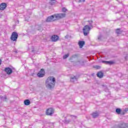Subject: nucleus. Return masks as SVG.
<instances>
[{"label": "nucleus", "mask_w": 128, "mask_h": 128, "mask_svg": "<svg viewBox=\"0 0 128 128\" xmlns=\"http://www.w3.org/2000/svg\"><path fill=\"white\" fill-rule=\"evenodd\" d=\"M122 32V31L120 30V28H117L116 30V34H120Z\"/></svg>", "instance_id": "obj_21"}, {"label": "nucleus", "mask_w": 128, "mask_h": 128, "mask_svg": "<svg viewBox=\"0 0 128 128\" xmlns=\"http://www.w3.org/2000/svg\"><path fill=\"white\" fill-rule=\"evenodd\" d=\"M15 52L16 54L18 53V51H16Z\"/></svg>", "instance_id": "obj_44"}, {"label": "nucleus", "mask_w": 128, "mask_h": 128, "mask_svg": "<svg viewBox=\"0 0 128 128\" xmlns=\"http://www.w3.org/2000/svg\"><path fill=\"white\" fill-rule=\"evenodd\" d=\"M62 12H64V8H62Z\"/></svg>", "instance_id": "obj_34"}, {"label": "nucleus", "mask_w": 128, "mask_h": 128, "mask_svg": "<svg viewBox=\"0 0 128 128\" xmlns=\"http://www.w3.org/2000/svg\"><path fill=\"white\" fill-rule=\"evenodd\" d=\"M4 72H6L7 74H11L12 73V70L10 68H4Z\"/></svg>", "instance_id": "obj_11"}, {"label": "nucleus", "mask_w": 128, "mask_h": 128, "mask_svg": "<svg viewBox=\"0 0 128 128\" xmlns=\"http://www.w3.org/2000/svg\"><path fill=\"white\" fill-rule=\"evenodd\" d=\"M54 20H56L54 14L48 17L46 20V22H54Z\"/></svg>", "instance_id": "obj_8"}, {"label": "nucleus", "mask_w": 128, "mask_h": 128, "mask_svg": "<svg viewBox=\"0 0 128 128\" xmlns=\"http://www.w3.org/2000/svg\"><path fill=\"white\" fill-rule=\"evenodd\" d=\"M100 38H102V36H98V40H100Z\"/></svg>", "instance_id": "obj_33"}, {"label": "nucleus", "mask_w": 128, "mask_h": 128, "mask_svg": "<svg viewBox=\"0 0 128 128\" xmlns=\"http://www.w3.org/2000/svg\"><path fill=\"white\" fill-rule=\"evenodd\" d=\"M92 30V28L88 26V25H86L84 26L82 29L83 33L84 36H86L90 33V31Z\"/></svg>", "instance_id": "obj_2"}, {"label": "nucleus", "mask_w": 128, "mask_h": 128, "mask_svg": "<svg viewBox=\"0 0 128 128\" xmlns=\"http://www.w3.org/2000/svg\"><path fill=\"white\" fill-rule=\"evenodd\" d=\"M96 76L98 78H102L104 76V72H102V71H100L97 73Z\"/></svg>", "instance_id": "obj_16"}, {"label": "nucleus", "mask_w": 128, "mask_h": 128, "mask_svg": "<svg viewBox=\"0 0 128 128\" xmlns=\"http://www.w3.org/2000/svg\"><path fill=\"white\" fill-rule=\"evenodd\" d=\"M54 114V109L52 108H48L46 110V116H52V114Z\"/></svg>", "instance_id": "obj_3"}, {"label": "nucleus", "mask_w": 128, "mask_h": 128, "mask_svg": "<svg viewBox=\"0 0 128 128\" xmlns=\"http://www.w3.org/2000/svg\"><path fill=\"white\" fill-rule=\"evenodd\" d=\"M66 11H68V9L64 8V12L66 13Z\"/></svg>", "instance_id": "obj_36"}, {"label": "nucleus", "mask_w": 128, "mask_h": 128, "mask_svg": "<svg viewBox=\"0 0 128 128\" xmlns=\"http://www.w3.org/2000/svg\"><path fill=\"white\" fill-rule=\"evenodd\" d=\"M24 104L25 106H30V101L28 100H24Z\"/></svg>", "instance_id": "obj_18"}, {"label": "nucleus", "mask_w": 128, "mask_h": 128, "mask_svg": "<svg viewBox=\"0 0 128 128\" xmlns=\"http://www.w3.org/2000/svg\"><path fill=\"white\" fill-rule=\"evenodd\" d=\"M54 16L55 18V20H60L63 18H64V14L60 13V14H54Z\"/></svg>", "instance_id": "obj_4"}, {"label": "nucleus", "mask_w": 128, "mask_h": 128, "mask_svg": "<svg viewBox=\"0 0 128 128\" xmlns=\"http://www.w3.org/2000/svg\"><path fill=\"white\" fill-rule=\"evenodd\" d=\"M80 2H86V0H80Z\"/></svg>", "instance_id": "obj_35"}, {"label": "nucleus", "mask_w": 128, "mask_h": 128, "mask_svg": "<svg viewBox=\"0 0 128 128\" xmlns=\"http://www.w3.org/2000/svg\"><path fill=\"white\" fill-rule=\"evenodd\" d=\"M51 40L52 42H56L58 40V35H54L52 36Z\"/></svg>", "instance_id": "obj_15"}, {"label": "nucleus", "mask_w": 128, "mask_h": 128, "mask_svg": "<svg viewBox=\"0 0 128 128\" xmlns=\"http://www.w3.org/2000/svg\"><path fill=\"white\" fill-rule=\"evenodd\" d=\"M84 61L80 60L74 62L73 64L74 66H84Z\"/></svg>", "instance_id": "obj_13"}, {"label": "nucleus", "mask_w": 128, "mask_h": 128, "mask_svg": "<svg viewBox=\"0 0 128 128\" xmlns=\"http://www.w3.org/2000/svg\"><path fill=\"white\" fill-rule=\"evenodd\" d=\"M37 76L39 78H42L44 76V70L41 69L40 72L37 74Z\"/></svg>", "instance_id": "obj_10"}, {"label": "nucleus", "mask_w": 128, "mask_h": 128, "mask_svg": "<svg viewBox=\"0 0 128 128\" xmlns=\"http://www.w3.org/2000/svg\"><path fill=\"white\" fill-rule=\"evenodd\" d=\"M78 76H73L70 78V81L73 84H76L78 82Z\"/></svg>", "instance_id": "obj_9"}, {"label": "nucleus", "mask_w": 128, "mask_h": 128, "mask_svg": "<svg viewBox=\"0 0 128 128\" xmlns=\"http://www.w3.org/2000/svg\"><path fill=\"white\" fill-rule=\"evenodd\" d=\"M126 112H127V111H126V109H125V110H124V112H125V114H126Z\"/></svg>", "instance_id": "obj_37"}, {"label": "nucleus", "mask_w": 128, "mask_h": 128, "mask_svg": "<svg viewBox=\"0 0 128 128\" xmlns=\"http://www.w3.org/2000/svg\"><path fill=\"white\" fill-rule=\"evenodd\" d=\"M70 122H72V120H70V119H67L65 117L64 124H70Z\"/></svg>", "instance_id": "obj_23"}, {"label": "nucleus", "mask_w": 128, "mask_h": 128, "mask_svg": "<svg viewBox=\"0 0 128 128\" xmlns=\"http://www.w3.org/2000/svg\"><path fill=\"white\" fill-rule=\"evenodd\" d=\"M95 68H96V70H100V66H96Z\"/></svg>", "instance_id": "obj_30"}, {"label": "nucleus", "mask_w": 128, "mask_h": 128, "mask_svg": "<svg viewBox=\"0 0 128 128\" xmlns=\"http://www.w3.org/2000/svg\"><path fill=\"white\" fill-rule=\"evenodd\" d=\"M32 52H34V50H32Z\"/></svg>", "instance_id": "obj_47"}, {"label": "nucleus", "mask_w": 128, "mask_h": 128, "mask_svg": "<svg viewBox=\"0 0 128 128\" xmlns=\"http://www.w3.org/2000/svg\"><path fill=\"white\" fill-rule=\"evenodd\" d=\"M68 56H70V53H68L64 55V58H68Z\"/></svg>", "instance_id": "obj_27"}, {"label": "nucleus", "mask_w": 128, "mask_h": 128, "mask_svg": "<svg viewBox=\"0 0 128 128\" xmlns=\"http://www.w3.org/2000/svg\"><path fill=\"white\" fill-rule=\"evenodd\" d=\"M92 76H94V74H92Z\"/></svg>", "instance_id": "obj_39"}, {"label": "nucleus", "mask_w": 128, "mask_h": 128, "mask_svg": "<svg viewBox=\"0 0 128 128\" xmlns=\"http://www.w3.org/2000/svg\"><path fill=\"white\" fill-rule=\"evenodd\" d=\"M102 88H108V86H106V85H104V84H102Z\"/></svg>", "instance_id": "obj_29"}, {"label": "nucleus", "mask_w": 128, "mask_h": 128, "mask_svg": "<svg viewBox=\"0 0 128 128\" xmlns=\"http://www.w3.org/2000/svg\"><path fill=\"white\" fill-rule=\"evenodd\" d=\"M124 58H125V60H128V56H126L124 57Z\"/></svg>", "instance_id": "obj_32"}, {"label": "nucleus", "mask_w": 128, "mask_h": 128, "mask_svg": "<svg viewBox=\"0 0 128 128\" xmlns=\"http://www.w3.org/2000/svg\"><path fill=\"white\" fill-rule=\"evenodd\" d=\"M78 54H75L69 58V60H70L71 62H74V61L78 58Z\"/></svg>", "instance_id": "obj_7"}, {"label": "nucleus", "mask_w": 128, "mask_h": 128, "mask_svg": "<svg viewBox=\"0 0 128 128\" xmlns=\"http://www.w3.org/2000/svg\"><path fill=\"white\" fill-rule=\"evenodd\" d=\"M116 62L114 61H108V64L112 66V64H114Z\"/></svg>", "instance_id": "obj_25"}, {"label": "nucleus", "mask_w": 128, "mask_h": 128, "mask_svg": "<svg viewBox=\"0 0 128 128\" xmlns=\"http://www.w3.org/2000/svg\"><path fill=\"white\" fill-rule=\"evenodd\" d=\"M2 15L0 14V18H2Z\"/></svg>", "instance_id": "obj_40"}, {"label": "nucleus", "mask_w": 128, "mask_h": 128, "mask_svg": "<svg viewBox=\"0 0 128 128\" xmlns=\"http://www.w3.org/2000/svg\"><path fill=\"white\" fill-rule=\"evenodd\" d=\"M118 128H128V124L121 122L118 124Z\"/></svg>", "instance_id": "obj_6"}, {"label": "nucleus", "mask_w": 128, "mask_h": 128, "mask_svg": "<svg viewBox=\"0 0 128 128\" xmlns=\"http://www.w3.org/2000/svg\"><path fill=\"white\" fill-rule=\"evenodd\" d=\"M116 112L117 114H120L122 112V109L120 108H116Z\"/></svg>", "instance_id": "obj_22"}, {"label": "nucleus", "mask_w": 128, "mask_h": 128, "mask_svg": "<svg viewBox=\"0 0 128 128\" xmlns=\"http://www.w3.org/2000/svg\"><path fill=\"white\" fill-rule=\"evenodd\" d=\"M46 86L48 90H54L56 86V78L54 76H49L46 80Z\"/></svg>", "instance_id": "obj_1"}, {"label": "nucleus", "mask_w": 128, "mask_h": 128, "mask_svg": "<svg viewBox=\"0 0 128 128\" xmlns=\"http://www.w3.org/2000/svg\"><path fill=\"white\" fill-rule=\"evenodd\" d=\"M49 4L50 6H54V4H56V0H50Z\"/></svg>", "instance_id": "obj_20"}, {"label": "nucleus", "mask_w": 128, "mask_h": 128, "mask_svg": "<svg viewBox=\"0 0 128 128\" xmlns=\"http://www.w3.org/2000/svg\"><path fill=\"white\" fill-rule=\"evenodd\" d=\"M125 114H126V112H121V113L120 114H121V116H124V115Z\"/></svg>", "instance_id": "obj_31"}, {"label": "nucleus", "mask_w": 128, "mask_h": 128, "mask_svg": "<svg viewBox=\"0 0 128 128\" xmlns=\"http://www.w3.org/2000/svg\"><path fill=\"white\" fill-rule=\"evenodd\" d=\"M99 92L100 93V90H99Z\"/></svg>", "instance_id": "obj_46"}, {"label": "nucleus", "mask_w": 128, "mask_h": 128, "mask_svg": "<svg viewBox=\"0 0 128 128\" xmlns=\"http://www.w3.org/2000/svg\"><path fill=\"white\" fill-rule=\"evenodd\" d=\"M88 22L89 23V26L92 28V22H94L92 20H88Z\"/></svg>", "instance_id": "obj_24"}, {"label": "nucleus", "mask_w": 128, "mask_h": 128, "mask_svg": "<svg viewBox=\"0 0 128 128\" xmlns=\"http://www.w3.org/2000/svg\"><path fill=\"white\" fill-rule=\"evenodd\" d=\"M63 60H64V56H63Z\"/></svg>", "instance_id": "obj_43"}, {"label": "nucleus", "mask_w": 128, "mask_h": 128, "mask_svg": "<svg viewBox=\"0 0 128 128\" xmlns=\"http://www.w3.org/2000/svg\"><path fill=\"white\" fill-rule=\"evenodd\" d=\"M102 62L105 64H108V61L102 60Z\"/></svg>", "instance_id": "obj_28"}, {"label": "nucleus", "mask_w": 128, "mask_h": 128, "mask_svg": "<svg viewBox=\"0 0 128 128\" xmlns=\"http://www.w3.org/2000/svg\"><path fill=\"white\" fill-rule=\"evenodd\" d=\"M70 35L68 34L65 36V38H66V40H70Z\"/></svg>", "instance_id": "obj_26"}, {"label": "nucleus", "mask_w": 128, "mask_h": 128, "mask_svg": "<svg viewBox=\"0 0 128 128\" xmlns=\"http://www.w3.org/2000/svg\"><path fill=\"white\" fill-rule=\"evenodd\" d=\"M66 13H65V14H64V16H66Z\"/></svg>", "instance_id": "obj_45"}, {"label": "nucleus", "mask_w": 128, "mask_h": 128, "mask_svg": "<svg viewBox=\"0 0 128 128\" xmlns=\"http://www.w3.org/2000/svg\"><path fill=\"white\" fill-rule=\"evenodd\" d=\"M2 64V60L0 59V64Z\"/></svg>", "instance_id": "obj_38"}, {"label": "nucleus", "mask_w": 128, "mask_h": 128, "mask_svg": "<svg viewBox=\"0 0 128 128\" xmlns=\"http://www.w3.org/2000/svg\"><path fill=\"white\" fill-rule=\"evenodd\" d=\"M125 110H126L128 112V108H126Z\"/></svg>", "instance_id": "obj_41"}, {"label": "nucleus", "mask_w": 128, "mask_h": 128, "mask_svg": "<svg viewBox=\"0 0 128 128\" xmlns=\"http://www.w3.org/2000/svg\"><path fill=\"white\" fill-rule=\"evenodd\" d=\"M0 98L4 102H6V100H8V96H0Z\"/></svg>", "instance_id": "obj_19"}, {"label": "nucleus", "mask_w": 128, "mask_h": 128, "mask_svg": "<svg viewBox=\"0 0 128 128\" xmlns=\"http://www.w3.org/2000/svg\"><path fill=\"white\" fill-rule=\"evenodd\" d=\"M78 44L80 48H82V47L86 44V42L83 40H80L78 42Z\"/></svg>", "instance_id": "obj_14"}, {"label": "nucleus", "mask_w": 128, "mask_h": 128, "mask_svg": "<svg viewBox=\"0 0 128 128\" xmlns=\"http://www.w3.org/2000/svg\"><path fill=\"white\" fill-rule=\"evenodd\" d=\"M32 76H34V73H32Z\"/></svg>", "instance_id": "obj_42"}, {"label": "nucleus", "mask_w": 128, "mask_h": 128, "mask_svg": "<svg viewBox=\"0 0 128 128\" xmlns=\"http://www.w3.org/2000/svg\"><path fill=\"white\" fill-rule=\"evenodd\" d=\"M92 115L94 118H96L97 116H100V114H98V112H93Z\"/></svg>", "instance_id": "obj_17"}, {"label": "nucleus", "mask_w": 128, "mask_h": 128, "mask_svg": "<svg viewBox=\"0 0 128 128\" xmlns=\"http://www.w3.org/2000/svg\"><path fill=\"white\" fill-rule=\"evenodd\" d=\"M18 38V34L16 32H13L10 37V40L13 42H16Z\"/></svg>", "instance_id": "obj_5"}, {"label": "nucleus", "mask_w": 128, "mask_h": 128, "mask_svg": "<svg viewBox=\"0 0 128 128\" xmlns=\"http://www.w3.org/2000/svg\"><path fill=\"white\" fill-rule=\"evenodd\" d=\"M6 6H8V5L6 3H2L0 4V10H5V8H6Z\"/></svg>", "instance_id": "obj_12"}]
</instances>
